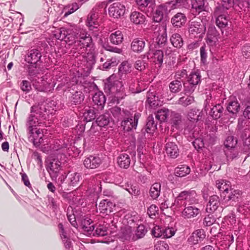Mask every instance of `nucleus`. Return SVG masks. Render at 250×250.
<instances>
[{"mask_svg": "<svg viewBox=\"0 0 250 250\" xmlns=\"http://www.w3.org/2000/svg\"><path fill=\"white\" fill-rule=\"evenodd\" d=\"M198 113H199V110L196 108L190 109L187 116L188 120L193 123L197 122L200 117L199 114H197Z\"/></svg>", "mask_w": 250, "mask_h": 250, "instance_id": "nucleus-46", "label": "nucleus"}, {"mask_svg": "<svg viewBox=\"0 0 250 250\" xmlns=\"http://www.w3.org/2000/svg\"><path fill=\"white\" fill-rule=\"evenodd\" d=\"M147 230L145 226L143 225H139L136 230L135 236L136 239H140L144 237Z\"/></svg>", "mask_w": 250, "mask_h": 250, "instance_id": "nucleus-61", "label": "nucleus"}, {"mask_svg": "<svg viewBox=\"0 0 250 250\" xmlns=\"http://www.w3.org/2000/svg\"><path fill=\"white\" fill-rule=\"evenodd\" d=\"M147 57L152 59L154 62L161 64L163 62L164 53L161 50H149L147 53Z\"/></svg>", "mask_w": 250, "mask_h": 250, "instance_id": "nucleus-25", "label": "nucleus"}, {"mask_svg": "<svg viewBox=\"0 0 250 250\" xmlns=\"http://www.w3.org/2000/svg\"><path fill=\"white\" fill-rule=\"evenodd\" d=\"M170 3H166L157 7L153 16L154 21L155 22L161 21L164 15H167L170 11V9H168V7Z\"/></svg>", "mask_w": 250, "mask_h": 250, "instance_id": "nucleus-15", "label": "nucleus"}, {"mask_svg": "<svg viewBox=\"0 0 250 250\" xmlns=\"http://www.w3.org/2000/svg\"><path fill=\"white\" fill-rule=\"evenodd\" d=\"M93 45L92 38L90 35L86 33L81 32L75 42V49L78 50L80 53H83L84 51L88 50L87 48H89L85 57L87 62L93 63L95 61V56L93 49Z\"/></svg>", "mask_w": 250, "mask_h": 250, "instance_id": "nucleus-1", "label": "nucleus"}, {"mask_svg": "<svg viewBox=\"0 0 250 250\" xmlns=\"http://www.w3.org/2000/svg\"><path fill=\"white\" fill-rule=\"evenodd\" d=\"M161 184L159 183L153 184L149 190V195L153 199H156L160 195Z\"/></svg>", "mask_w": 250, "mask_h": 250, "instance_id": "nucleus-36", "label": "nucleus"}, {"mask_svg": "<svg viewBox=\"0 0 250 250\" xmlns=\"http://www.w3.org/2000/svg\"><path fill=\"white\" fill-rule=\"evenodd\" d=\"M81 226L83 232L87 235L92 234L95 229L93 221L88 217L82 220Z\"/></svg>", "mask_w": 250, "mask_h": 250, "instance_id": "nucleus-22", "label": "nucleus"}, {"mask_svg": "<svg viewBox=\"0 0 250 250\" xmlns=\"http://www.w3.org/2000/svg\"><path fill=\"white\" fill-rule=\"evenodd\" d=\"M62 164V163L59 160L58 156L57 159L54 158L49 160L47 169L51 176L56 177L58 176V173L61 169Z\"/></svg>", "mask_w": 250, "mask_h": 250, "instance_id": "nucleus-11", "label": "nucleus"}, {"mask_svg": "<svg viewBox=\"0 0 250 250\" xmlns=\"http://www.w3.org/2000/svg\"><path fill=\"white\" fill-rule=\"evenodd\" d=\"M43 119L37 116L34 113H31L26 121L27 130L35 129L37 126H41L42 124V121Z\"/></svg>", "mask_w": 250, "mask_h": 250, "instance_id": "nucleus-19", "label": "nucleus"}, {"mask_svg": "<svg viewBox=\"0 0 250 250\" xmlns=\"http://www.w3.org/2000/svg\"><path fill=\"white\" fill-rule=\"evenodd\" d=\"M146 43L141 38H135L132 42L130 45L131 49L135 53H139L143 51Z\"/></svg>", "mask_w": 250, "mask_h": 250, "instance_id": "nucleus-26", "label": "nucleus"}, {"mask_svg": "<svg viewBox=\"0 0 250 250\" xmlns=\"http://www.w3.org/2000/svg\"><path fill=\"white\" fill-rule=\"evenodd\" d=\"M67 144L63 141L58 140L51 146V151L55 154H63L67 150Z\"/></svg>", "mask_w": 250, "mask_h": 250, "instance_id": "nucleus-23", "label": "nucleus"}, {"mask_svg": "<svg viewBox=\"0 0 250 250\" xmlns=\"http://www.w3.org/2000/svg\"><path fill=\"white\" fill-rule=\"evenodd\" d=\"M140 115L138 113L135 114L133 117L127 118L122 122V126L125 131H129L135 129L137 127Z\"/></svg>", "mask_w": 250, "mask_h": 250, "instance_id": "nucleus-13", "label": "nucleus"}, {"mask_svg": "<svg viewBox=\"0 0 250 250\" xmlns=\"http://www.w3.org/2000/svg\"><path fill=\"white\" fill-rule=\"evenodd\" d=\"M76 30V29H75ZM79 34L76 31H74L73 29H67V35L65 38L64 41L69 45H74L75 48V42L79 37Z\"/></svg>", "mask_w": 250, "mask_h": 250, "instance_id": "nucleus-28", "label": "nucleus"}, {"mask_svg": "<svg viewBox=\"0 0 250 250\" xmlns=\"http://www.w3.org/2000/svg\"><path fill=\"white\" fill-rule=\"evenodd\" d=\"M137 4L142 8L148 7L151 9L154 6L155 0H136Z\"/></svg>", "mask_w": 250, "mask_h": 250, "instance_id": "nucleus-55", "label": "nucleus"}, {"mask_svg": "<svg viewBox=\"0 0 250 250\" xmlns=\"http://www.w3.org/2000/svg\"><path fill=\"white\" fill-rule=\"evenodd\" d=\"M227 9L228 8L221 5L217 7L214 12L216 23L219 28H224L228 25L229 17L228 16Z\"/></svg>", "mask_w": 250, "mask_h": 250, "instance_id": "nucleus-5", "label": "nucleus"}, {"mask_svg": "<svg viewBox=\"0 0 250 250\" xmlns=\"http://www.w3.org/2000/svg\"><path fill=\"white\" fill-rule=\"evenodd\" d=\"M183 81L175 80L172 81L169 84V90L172 93H178L182 89Z\"/></svg>", "mask_w": 250, "mask_h": 250, "instance_id": "nucleus-37", "label": "nucleus"}, {"mask_svg": "<svg viewBox=\"0 0 250 250\" xmlns=\"http://www.w3.org/2000/svg\"><path fill=\"white\" fill-rule=\"evenodd\" d=\"M114 204L108 200H103L100 202L97 210L103 214L107 215L113 211Z\"/></svg>", "mask_w": 250, "mask_h": 250, "instance_id": "nucleus-17", "label": "nucleus"}, {"mask_svg": "<svg viewBox=\"0 0 250 250\" xmlns=\"http://www.w3.org/2000/svg\"><path fill=\"white\" fill-rule=\"evenodd\" d=\"M28 130V138L29 141L32 143L36 147H39L43 142L42 132L40 129H30Z\"/></svg>", "mask_w": 250, "mask_h": 250, "instance_id": "nucleus-10", "label": "nucleus"}, {"mask_svg": "<svg viewBox=\"0 0 250 250\" xmlns=\"http://www.w3.org/2000/svg\"><path fill=\"white\" fill-rule=\"evenodd\" d=\"M146 103L153 108L161 105L160 101L158 100V97L151 92H148L147 94Z\"/></svg>", "mask_w": 250, "mask_h": 250, "instance_id": "nucleus-31", "label": "nucleus"}, {"mask_svg": "<svg viewBox=\"0 0 250 250\" xmlns=\"http://www.w3.org/2000/svg\"><path fill=\"white\" fill-rule=\"evenodd\" d=\"M79 8V6L77 3L74 2L72 3L71 4H69L67 5L64 8V10H65V12L64 13V16L67 17L70 14L74 13L77 10H78Z\"/></svg>", "mask_w": 250, "mask_h": 250, "instance_id": "nucleus-57", "label": "nucleus"}, {"mask_svg": "<svg viewBox=\"0 0 250 250\" xmlns=\"http://www.w3.org/2000/svg\"><path fill=\"white\" fill-rule=\"evenodd\" d=\"M173 116L176 120L173 121L175 125L178 124V121L181 119V116L179 114L170 112L168 109L163 108L157 111L156 114V118L160 122L166 121L169 116Z\"/></svg>", "mask_w": 250, "mask_h": 250, "instance_id": "nucleus-8", "label": "nucleus"}, {"mask_svg": "<svg viewBox=\"0 0 250 250\" xmlns=\"http://www.w3.org/2000/svg\"><path fill=\"white\" fill-rule=\"evenodd\" d=\"M188 82L197 86L201 82V75L198 72L191 73L188 78Z\"/></svg>", "mask_w": 250, "mask_h": 250, "instance_id": "nucleus-48", "label": "nucleus"}, {"mask_svg": "<svg viewBox=\"0 0 250 250\" xmlns=\"http://www.w3.org/2000/svg\"><path fill=\"white\" fill-rule=\"evenodd\" d=\"M42 57L40 51L37 49H32L28 52L25 61L30 64H36L40 61Z\"/></svg>", "mask_w": 250, "mask_h": 250, "instance_id": "nucleus-16", "label": "nucleus"}, {"mask_svg": "<svg viewBox=\"0 0 250 250\" xmlns=\"http://www.w3.org/2000/svg\"><path fill=\"white\" fill-rule=\"evenodd\" d=\"M176 138L173 136H169L166 138L165 150L168 156L172 158H176L179 154V149L177 145L174 142Z\"/></svg>", "mask_w": 250, "mask_h": 250, "instance_id": "nucleus-7", "label": "nucleus"}, {"mask_svg": "<svg viewBox=\"0 0 250 250\" xmlns=\"http://www.w3.org/2000/svg\"><path fill=\"white\" fill-rule=\"evenodd\" d=\"M83 116L87 122H90L92 120L94 119L96 116L94 108L89 107L88 109H85Z\"/></svg>", "mask_w": 250, "mask_h": 250, "instance_id": "nucleus-59", "label": "nucleus"}, {"mask_svg": "<svg viewBox=\"0 0 250 250\" xmlns=\"http://www.w3.org/2000/svg\"><path fill=\"white\" fill-rule=\"evenodd\" d=\"M130 20L135 24H142L145 21L146 17L142 13L134 11L131 14Z\"/></svg>", "mask_w": 250, "mask_h": 250, "instance_id": "nucleus-33", "label": "nucleus"}, {"mask_svg": "<svg viewBox=\"0 0 250 250\" xmlns=\"http://www.w3.org/2000/svg\"><path fill=\"white\" fill-rule=\"evenodd\" d=\"M108 232L107 228L103 225H99L97 226L95 230L92 233L93 235L98 236H104L107 235Z\"/></svg>", "mask_w": 250, "mask_h": 250, "instance_id": "nucleus-50", "label": "nucleus"}, {"mask_svg": "<svg viewBox=\"0 0 250 250\" xmlns=\"http://www.w3.org/2000/svg\"><path fill=\"white\" fill-rule=\"evenodd\" d=\"M67 29H66L64 28H61L60 29H57L55 31L54 36L57 40H59L60 41H64L65 38H66V36L67 35Z\"/></svg>", "mask_w": 250, "mask_h": 250, "instance_id": "nucleus-53", "label": "nucleus"}, {"mask_svg": "<svg viewBox=\"0 0 250 250\" xmlns=\"http://www.w3.org/2000/svg\"><path fill=\"white\" fill-rule=\"evenodd\" d=\"M124 39L122 32L118 30L112 33L110 36V40L114 44H119L122 42Z\"/></svg>", "mask_w": 250, "mask_h": 250, "instance_id": "nucleus-35", "label": "nucleus"}, {"mask_svg": "<svg viewBox=\"0 0 250 250\" xmlns=\"http://www.w3.org/2000/svg\"><path fill=\"white\" fill-rule=\"evenodd\" d=\"M166 30V28H163L162 30H160V33H159L156 39L157 44L160 47L164 46L167 41V34Z\"/></svg>", "mask_w": 250, "mask_h": 250, "instance_id": "nucleus-40", "label": "nucleus"}, {"mask_svg": "<svg viewBox=\"0 0 250 250\" xmlns=\"http://www.w3.org/2000/svg\"><path fill=\"white\" fill-rule=\"evenodd\" d=\"M156 126L153 117L152 115H149L147 119L146 131L147 133H152L156 129Z\"/></svg>", "mask_w": 250, "mask_h": 250, "instance_id": "nucleus-42", "label": "nucleus"}, {"mask_svg": "<svg viewBox=\"0 0 250 250\" xmlns=\"http://www.w3.org/2000/svg\"><path fill=\"white\" fill-rule=\"evenodd\" d=\"M101 162L102 161L100 157L90 155L84 159L83 165L87 168L94 169L97 168L100 165Z\"/></svg>", "mask_w": 250, "mask_h": 250, "instance_id": "nucleus-18", "label": "nucleus"}, {"mask_svg": "<svg viewBox=\"0 0 250 250\" xmlns=\"http://www.w3.org/2000/svg\"><path fill=\"white\" fill-rule=\"evenodd\" d=\"M28 75L32 79L33 85L39 91H44L48 89L49 84L44 80L40 79L41 70L37 64H29L27 66Z\"/></svg>", "mask_w": 250, "mask_h": 250, "instance_id": "nucleus-3", "label": "nucleus"}, {"mask_svg": "<svg viewBox=\"0 0 250 250\" xmlns=\"http://www.w3.org/2000/svg\"><path fill=\"white\" fill-rule=\"evenodd\" d=\"M80 179V175L79 173L75 172L69 174V185L72 186L77 185Z\"/></svg>", "mask_w": 250, "mask_h": 250, "instance_id": "nucleus-58", "label": "nucleus"}, {"mask_svg": "<svg viewBox=\"0 0 250 250\" xmlns=\"http://www.w3.org/2000/svg\"><path fill=\"white\" fill-rule=\"evenodd\" d=\"M194 102V98L190 95H188L187 97H181L178 101V104L186 107Z\"/></svg>", "mask_w": 250, "mask_h": 250, "instance_id": "nucleus-49", "label": "nucleus"}, {"mask_svg": "<svg viewBox=\"0 0 250 250\" xmlns=\"http://www.w3.org/2000/svg\"><path fill=\"white\" fill-rule=\"evenodd\" d=\"M130 158L129 155L123 153L119 155L117 158V163L120 167L126 169L130 164Z\"/></svg>", "mask_w": 250, "mask_h": 250, "instance_id": "nucleus-30", "label": "nucleus"}, {"mask_svg": "<svg viewBox=\"0 0 250 250\" xmlns=\"http://www.w3.org/2000/svg\"><path fill=\"white\" fill-rule=\"evenodd\" d=\"M192 8L199 13L205 10V1L204 0H190Z\"/></svg>", "mask_w": 250, "mask_h": 250, "instance_id": "nucleus-43", "label": "nucleus"}, {"mask_svg": "<svg viewBox=\"0 0 250 250\" xmlns=\"http://www.w3.org/2000/svg\"><path fill=\"white\" fill-rule=\"evenodd\" d=\"M186 17L184 14L178 13L171 19V22L174 26L181 27L186 23Z\"/></svg>", "mask_w": 250, "mask_h": 250, "instance_id": "nucleus-32", "label": "nucleus"}, {"mask_svg": "<svg viewBox=\"0 0 250 250\" xmlns=\"http://www.w3.org/2000/svg\"><path fill=\"white\" fill-rule=\"evenodd\" d=\"M196 193L195 191H183L181 192L175 201V204L179 207L197 203Z\"/></svg>", "mask_w": 250, "mask_h": 250, "instance_id": "nucleus-4", "label": "nucleus"}, {"mask_svg": "<svg viewBox=\"0 0 250 250\" xmlns=\"http://www.w3.org/2000/svg\"><path fill=\"white\" fill-rule=\"evenodd\" d=\"M67 216L71 224L76 227L77 225V223L76 221L75 216L73 212V208L71 207H69L67 208Z\"/></svg>", "mask_w": 250, "mask_h": 250, "instance_id": "nucleus-62", "label": "nucleus"}, {"mask_svg": "<svg viewBox=\"0 0 250 250\" xmlns=\"http://www.w3.org/2000/svg\"><path fill=\"white\" fill-rule=\"evenodd\" d=\"M110 119L109 114L108 113H104L97 118L96 123L99 126L104 127L109 124Z\"/></svg>", "mask_w": 250, "mask_h": 250, "instance_id": "nucleus-44", "label": "nucleus"}, {"mask_svg": "<svg viewBox=\"0 0 250 250\" xmlns=\"http://www.w3.org/2000/svg\"><path fill=\"white\" fill-rule=\"evenodd\" d=\"M190 169L189 167L186 165L181 166V167H177L175 169V173L177 176L182 177L189 174Z\"/></svg>", "mask_w": 250, "mask_h": 250, "instance_id": "nucleus-47", "label": "nucleus"}, {"mask_svg": "<svg viewBox=\"0 0 250 250\" xmlns=\"http://www.w3.org/2000/svg\"><path fill=\"white\" fill-rule=\"evenodd\" d=\"M172 44L176 48H181L183 45V40L181 35L178 33L173 34L170 38Z\"/></svg>", "mask_w": 250, "mask_h": 250, "instance_id": "nucleus-38", "label": "nucleus"}, {"mask_svg": "<svg viewBox=\"0 0 250 250\" xmlns=\"http://www.w3.org/2000/svg\"><path fill=\"white\" fill-rule=\"evenodd\" d=\"M220 205L219 198L217 195H213L209 197L207 205L206 211L209 213L214 212Z\"/></svg>", "mask_w": 250, "mask_h": 250, "instance_id": "nucleus-20", "label": "nucleus"}, {"mask_svg": "<svg viewBox=\"0 0 250 250\" xmlns=\"http://www.w3.org/2000/svg\"><path fill=\"white\" fill-rule=\"evenodd\" d=\"M143 83L137 82L131 83L129 86V90L133 93H137L145 90V87L143 86Z\"/></svg>", "mask_w": 250, "mask_h": 250, "instance_id": "nucleus-45", "label": "nucleus"}, {"mask_svg": "<svg viewBox=\"0 0 250 250\" xmlns=\"http://www.w3.org/2000/svg\"><path fill=\"white\" fill-rule=\"evenodd\" d=\"M237 144V140L232 136H228L225 142V146L227 148H234Z\"/></svg>", "mask_w": 250, "mask_h": 250, "instance_id": "nucleus-63", "label": "nucleus"}, {"mask_svg": "<svg viewBox=\"0 0 250 250\" xmlns=\"http://www.w3.org/2000/svg\"><path fill=\"white\" fill-rule=\"evenodd\" d=\"M241 194L240 190L231 188L228 193L223 195V199L225 202H229V205H233L234 202L239 201Z\"/></svg>", "mask_w": 250, "mask_h": 250, "instance_id": "nucleus-12", "label": "nucleus"}, {"mask_svg": "<svg viewBox=\"0 0 250 250\" xmlns=\"http://www.w3.org/2000/svg\"><path fill=\"white\" fill-rule=\"evenodd\" d=\"M225 154L228 161H232L237 158L238 152L234 148H228L225 150Z\"/></svg>", "mask_w": 250, "mask_h": 250, "instance_id": "nucleus-56", "label": "nucleus"}, {"mask_svg": "<svg viewBox=\"0 0 250 250\" xmlns=\"http://www.w3.org/2000/svg\"><path fill=\"white\" fill-rule=\"evenodd\" d=\"M71 96H69L70 102L75 104H80L84 100V96L82 92L72 90L70 92Z\"/></svg>", "mask_w": 250, "mask_h": 250, "instance_id": "nucleus-29", "label": "nucleus"}, {"mask_svg": "<svg viewBox=\"0 0 250 250\" xmlns=\"http://www.w3.org/2000/svg\"><path fill=\"white\" fill-rule=\"evenodd\" d=\"M200 213V209L195 207L189 206L184 209L182 212V216L185 218L190 219L195 217Z\"/></svg>", "mask_w": 250, "mask_h": 250, "instance_id": "nucleus-24", "label": "nucleus"}, {"mask_svg": "<svg viewBox=\"0 0 250 250\" xmlns=\"http://www.w3.org/2000/svg\"><path fill=\"white\" fill-rule=\"evenodd\" d=\"M240 109V104L237 101H232L229 103L228 106V111L232 114H236Z\"/></svg>", "mask_w": 250, "mask_h": 250, "instance_id": "nucleus-52", "label": "nucleus"}, {"mask_svg": "<svg viewBox=\"0 0 250 250\" xmlns=\"http://www.w3.org/2000/svg\"><path fill=\"white\" fill-rule=\"evenodd\" d=\"M131 65L127 61L121 63L119 67V73L121 74H127L130 72Z\"/></svg>", "mask_w": 250, "mask_h": 250, "instance_id": "nucleus-51", "label": "nucleus"}, {"mask_svg": "<svg viewBox=\"0 0 250 250\" xmlns=\"http://www.w3.org/2000/svg\"><path fill=\"white\" fill-rule=\"evenodd\" d=\"M87 24L90 30L97 28L99 23L97 21V15L95 13H90L87 17Z\"/></svg>", "mask_w": 250, "mask_h": 250, "instance_id": "nucleus-41", "label": "nucleus"}, {"mask_svg": "<svg viewBox=\"0 0 250 250\" xmlns=\"http://www.w3.org/2000/svg\"><path fill=\"white\" fill-rule=\"evenodd\" d=\"M31 113H34L43 120L45 119L47 115L46 104L43 102L32 106Z\"/></svg>", "mask_w": 250, "mask_h": 250, "instance_id": "nucleus-14", "label": "nucleus"}, {"mask_svg": "<svg viewBox=\"0 0 250 250\" xmlns=\"http://www.w3.org/2000/svg\"><path fill=\"white\" fill-rule=\"evenodd\" d=\"M183 84L184 86V93L186 95H191L197 87L188 81L187 83H183Z\"/></svg>", "mask_w": 250, "mask_h": 250, "instance_id": "nucleus-60", "label": "nucleus"}, {"mask_svg": "<svg viewBox=\"0 0 250 250\" xmlns=\"http://www.w3.org/2000/svg\"><path fill=\"white\" fill-rule=\"evenodd\" d=\"M175 229L172 227L163 228V238H170L175 233Z\"/></svg>", "mask_w": 250, "mask_h": 250, "instance_id": "nucleus-64", "label": "nucleus"}, {"mask_svg": "<svg viewBox=\"0 0 250 250\" xmlns=\"http://www.w3.org/2000/svg\"><path fill=\"white\" fill-rule=\"evenodd\" d=\"M105 92L114 95V103L118 104L119 101L126 96L125 93L124 83L121 78L118 79L116 75H112L107 79L105 84Z\"/></svg>", "mask_w": 250, "mask_h": 250, "instance_id": "nucleus-2", "label": "nucleus"}, {"mask_svg": "<svg viewBox=\"0 0 250 250\" xmlns=\"http://www.w3.org/2000/svg\"><path fill=\"white\" fill-rule=\"evenodd\" d=\"M125 11V5L119 1L113 3L108 8L109 15L115 19H118L123 16Z\"/></svg>", "mask_w": 250, "mask_h": 250, "instance_id": "nucleus-9", "label": "nucleus"}, {"mask_svg": "<svg viewBox=\"0 0 250 250\" xmlns=\"http://www.w3.org/2000/svg\"><path fill=\"white\" fill-rule=\"evenodd\" d=\"M223 110L224 108L221 104H216L211 109L210 115L214 119H219L221 117Z\"/></svg>", "mask_w": 250, "mask_h": 250, "instance_id": "nucleus-39", "label": "nucleus"}, {"mask_svg": "<svg viewBox=\"0 0 250 250\" xmlns=\"http://www.w3.org/2000/svg\"><path fill=\"white\" fill-rule=\"evenodd\" d=\"M215 186L220 192H222L223 196L228 193L231 188L230 183L223 179L217 180L215 182Z\"/></svg>", "mask_w": 250, "mask_h": 250, "instance_id": "nucleus-27", "label": "nucleus"}, {"mask_svg": "<svg viewBox=\"0 0 250 250\" xmlns=\"http://www.w3.org/2000/svg\"><path fill=\"white\" fill-rule=\"evenodd\" d=\"M218 33L216 28L213 26H209L207 35V43L211 46L215 45L218 41Z\"/></svg>", "mask_w": 250, "mask_h": 250, "instance_id": "nucleus-21", "label": "nucleus"}, {"mask_svg": "<svg viewBox=\"0 0 250 250\" xmlns=\"http://www.w3.org/2000/svg\"><path fill=\"white\" fill-rule=\"evenodd\" d=\"M93 101L94 103L102 108L105 103L106 99L104 93L102 92H96L93 96Z\"/></svg>", "mask_w": 250, "mask_h": 250, "instance_id": "nucleus-34", "label": "nucleus"}, {"mask_svg": "<svg viewBox=\"0 0 250 250\" xmlns=\"http://www.w3.org/2000/svg\"><path fill=\"white\" fill-rule=\"evenodd\" d=\"M188 31L192 37L200 38L205 34L206 27L200 19H197L191 21Z\"/></svg>", "mask_w": 250, "mask_h": 250, "instance_id": "nucleus-6", "label": "nucleus"}, {"mask_svg": "<svg viewBox=\"0 0 250 250\" xmlns=\"http://www.w3.org/2000/svg\"><path fill=\"white\" fill-rule=\"evenodd\" d=\"M132 234L131 227H125L122 229L120 237L123 240H127L130 238Z\"/></svg>", "mask_w": 250, "mask_h": 250, "instance_id": "nucleus-54", "label": "nucleus"}]
</instances>
